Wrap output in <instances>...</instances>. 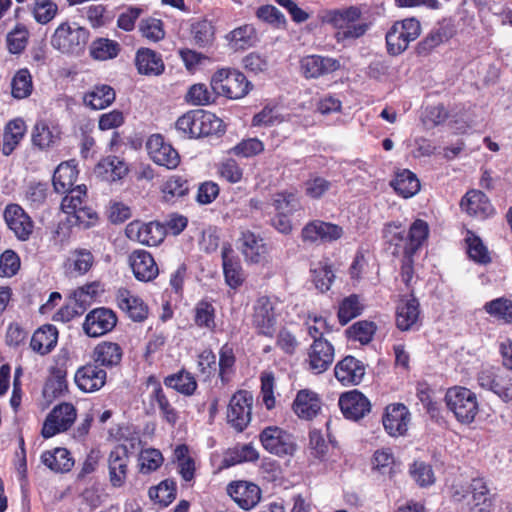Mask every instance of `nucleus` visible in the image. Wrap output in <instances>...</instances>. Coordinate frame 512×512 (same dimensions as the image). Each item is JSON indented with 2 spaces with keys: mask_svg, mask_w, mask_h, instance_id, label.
Listing matches in <instances>:
<instances>
[{
  "mask_svg": "<svg viewBox=\"0 0 512 512\" xmlns=\"http://www.w3.org/2000/svg\"><path fill=\"white\" fill-rule=\"evenodd\" d=\"M65 194L61 201V209L68 215V221L84 229L94 226L98 221V215L87 204V187L84 184L77 185Z\"/></svg>",
  "mask_w": 512,
  "mask_h": 512,
  "instance_id": "nucleus-4",
  "label": "nucleus"
},
{
  "mask_svg": "<svg viewBox=\"0 0 512 512\" xmlns=\"http://www.w3.org/2000/svg\"><path fill=\"white\" fill-rule=\"evenodd\" d=\"M163 384L184 396L194 395L198 387L193 374L184 368L164 377Z\"/></svg>",
  "mask_w": 512,
  "mask_h": 512,
  "instance_id": "nucleus-44",
  "label": "nucleus"
},
{
  "mask_svg": "<svg viewBox=\"0 0 512 512\" xmlns=\"http://www.w3.org/2000/svg\"><path fill=\"white\" fill-rule=\"evenodd\" d=\"M108 479L113 488L126 485L130 474V452L124 444H117L107 457Z\"/></svg>",
  "mask_w": 512,
  "mask_h": 512,
  "instance_id": "nucleus-13",
  "label": "nucleus"
},
{
  "mask_svg": "<svg viewBox=\"0 0 512 512\" xmlns=\"http://www.w3.org/2000/svg\"><path fill=\"white\" fill-rule=\"evenodd\" d=\"M174 457L177 464V472L186 482H190L195 477V460L190 455L188 445L180 444L174 449Z\"/></svg>",
  "mask_w": 512,
  "mask_h": 512,
  "instance_id": "nucleus-51",
  "label": "nucleus"
},
{
  "mask_svg": "<svg viewBox=\"0 0 512 512\" xmlns=\"http://www.w3.org/2000/svg\"><path fill=\"white\" fill-rule=\"evenodd\" d=\"M292 409L301 419H313L321 409V400L319 395L308 389L298 391L296 398L293 401Z\"/></svg>",
  "mask_w": 512,
  "mask_h": 512,
  "instance_id": "nucleus-37",
  "label": "nucleus"
},
{
  "mask_svg": "<svg viewBox=\"0 0 512 512\" xmlns=\"http://www.w3.org/2000/svg\"><path fill=\"white\" fill-rule=\"evenodd\" d=\"M376 331L377 325L373 321L360 320L348 327L345 333L350 341L366 345L372 341Z\"/></svg>",
  "mask_w": 512,
  "mask_h": 512,
  "instance_id": "nucleus-54",
  "label": "nucleus"
},
{
  "mask_svg": "<svg viewBox=\"0 0 512 512\" xmlns=\"http://www.w3.org/2000/svg\"><path fill=\"white\" fill-rule=\"evenodd\" d=\"M146 148L150 158L157 165L175 169L180 164L178 151L167 143L161 134L151 135L147 140Z\"/></svg>",
  "mask_w": 512,
  "mask_h": 512,
  "instance_id": "nucleus-19",
  "label": "nucleus"
},
{
  "mask_svg": "<svg viewBox=\"0 0 512 512\" xmlns=\"http://www.w3.org/2000/svg\"><path fill=\"white\" fill-rule=\"evenodd\" d=\"M27 132L26 122L18 117L6 123L3 129L2 153L11 155L24 139Z\"/></svg>",
  "mask_w": 512,
  "mask_h": 512,
  "instance_id": "nucleus-41",
  "label": "nucleus"
},
{
  "mask_svg": "<svg viewBox=\"0 0 512 512\" xmlns=\"http://www.w3.org/2000/svg\"><path fill=\"white\" fill-rule=\"evenodd\" d=\"M41 461L54 472H69L74 465L71 453L68 449L63 447H57L53 450L43 452Z\"/></svg>",
  "mask_w": 512,
  "mask_h": 512,
  "instance_id": "nucleus-45",
  "label": "nucleus"
},
{
  "mask_svg": "<svg viewBox=\"0 0 512 512\" xmlns=\"http://www.w3.org/2000/svg\"><path fill=\"white\" fill-rule=\"evenodd\" d=\"M421 31L420 21L416 18L394 22L385 35L387 53L391 56L402 54L420 36Z\"/></svg>",
  "mask_w": 512,
  "mask_h": 512,
  "instance_id": "nucleus-7",
  "label": "nucleus"
},
{
  "mask_svg": "<svg viewBox=\"0 0 512 512\" xmlns=\"http://www.w3.org/2000/svg\"><path fill=\"white\" fill-rule=\"evenodd\" d=\"M457 35V26L452 18H442L427 35L417 43L415 52L418 56H429L436 48L448 43Z\"/></svg>",
  "mask_w": 512,
  "mask_h": 512,
  "instance_id": "nucleus-11",
  "label": "nucleus"
},
{
  "mask_svg": "<svg viewBox=\"0 0 512 512\" xmlns=\"http://www.w3.org/2000/svg\"><path fill=\"white\" fill-rule=\"evenodd\" d=\"M262 447L278 457L293 456L297 450L294 436L278 426L265 427L259 434Z\"/></svg>",
  "mask_w": 512,
  "mask_h": 512,
  "instance_id": "nucleus-8",
  "label": "nucleus"
},
{
  "mask_svg": "<svg viewBox=\"0 0 512 512\" xmlns=\"http://www.w3.org/2000/svg\"><path fill=\"white\" fill-rule=\"evenodd\" d=\"M115 98L116 92L110 85L98 84L84 94L83 102L93 110H102L110 106Z\"/></svg>",
  "mask_w": 512,
  "mask_h": 512,
  "instance_id": "nucleus-43",
  "label": "nucleus"
},
{
  "mask_svg": "<svg viewBox=\"0 0 512 512\" xmlns=\"http://www.w3.org/2000/svg\"><path fill=\"white\" fill-rule=\"evenodd\" d=\"M343 228L331 222L313 220L304 225L301 230V240L304 243H331L343 236Z\"/></svg>",
  "mask_w": 512,
  "mask_h": 512,
  "instance_id": "nucleus-22",
  "label": "nucleus"
},
{
  "mask_svg": "<svg viewBox=\"0 0 512 512\" xmlns=\"http://www.w3.org/2000/svg\"><path fill=\"white\" fill-rule=\"evenodd\" d=\"M219 367V377L224 382V346L219 350V361H216V355L210 349L203 350L198 355L197 367L198 371L205 377L210 378Z\"/></svg>",
  "mask_w": 512,
  "mask_h": 512,
  "instance_id": "nucleus-46",
  "label": "nucleus"
},
{
  "mask_svg": "<svg viewBox=\"0 0 512 512\" xmlns=\"http://www.w3.org/2000/svg\"><path fill=\"white\" fill-rule=\"evenodd\" d=\"M224 68L218 69L212 76L210 81L211 90L203 83L191 85L184 100L192 106H207L216 101V99L224 94Z\"/></svg>",
  "mask_w": 512,
  "mask_h": 512,
  "instance_id": "nucleus-12",
  "label": "nucleus"
},
{
  "mask_svg": "<svg viewBox=\"0 0 512 512\" xmlns=\"http://www.w3.org/2000/svg\"><path fill=\"white\" fill-rule=\"evenodd\" d=\"M396 327L403 332L418 330L422 325L419 300L413 295L401 296L395 311Z\"/></svg>",
  "mask_w": 512,
  "mask_h": 512,
  "instance_id": "nucleus-16",
  "label": "nucleus"
},
{
  "mask_svg": "<svg viewBox=\"0 0 512 512\" xmlns=\"http://www.w3.org/2000/svg\"><path fill=\"white\" fill-rule=\"evenodd\" d=\"M382 235L393 256L414 257L427 240L429 227L424 220L417 219L406 232L400 222H389L384 225Z\"/></svg>",
  "mask_w": 512,
  "mask_h": 512,
  "instance_id": "nucleus-1",
  "label": "nucleus"
},
{
  "mask_svg": "<svg viewBox=\"0 0 512 512\" xmlns=\"http://www.w3.org/2000/svg\"><path fill=\"white\" fill-rule=\"evenodd\" d=\"M79 171L74 160L60 163L54 171L52 184L57 193L64 194L73 189Z\"/></svg>",
  "mask_w": 512,
  "mask_h": 512,
  "instance_id": "nucleus-42",
  "label": "nucleus"
},
{
  "mask_svg": "<svg viewBox=\"0 0 512 512\" xmlns=\"http://www.w3.org/2000/svg\"><path fill=\"white\" fill-rule=\"evenodd\" d=\"M409 421L410 413L407 407L401 403L388 405L382 418L386 432L393 437L404 435Z\"/></svg>",
  "mask_w": 512,
  "mask_h": 512,
  "instance_id": "nucleus-29",
  "label": "nucleus"
},
{
  "mask_svg": "<svg viewBox=\"0 0 512 512\" xmlns=\"http://www.w3.org/2000/svg\"><path fill=\"white\" fill-rule=\"evenodd\" d=\"M31 12L37 23L46 25L58 14V6L52 0H35Z\"/></svg>",
  "mask_w": 512,
  "mask_h": 512,
  "instance_id": "nucleus-64",
  "label": "nucleus"
},
{
  "mask_svg": "<svg viewBox=\"0 0 512 512\" xmlns=\"http://www.w3.org/2000/svg\"><path fill=\"white\" fill-rule=\"evenodd\" d=\"M338 405L343 416L352 421L364 418L371 411L369 399L356 389L342 393Z\"/></svg>",
  "mask_w": 512,
  "mask_h": 512,
  "instance_id": "nucleus-26",
  "label": "nucleus"
},
{
  "mask_svg": "<svg viewBox=\"0 0 512 512\" xmlns=\"http://www.w3.org/2000/svg\"><path fill=\"white\" fill-rule=\"evenodd\" d=\"M447 409L453 413L458 423L470 425L479 413V402L476 394L462 386H454L445 394Z\"/></svg>",
  "mask_w": 512,
  "mask_h": 512,
  "instance_id": "nucleus-6",
  "label": "nucleus"
},
{
  "mask_svg": "<svg viewBox=\"0 0 512 512\" xmlns=\"http://www.w3.org/2000/svg\"><path fill=\"white\" fill-rule=\"evenodd\" d=\"M480 387L495 393L502 401L512 400V376L506 372L496 373L483 369L477 377Z\"/></svg>",
  "mask_w": 512,
  "mask_h": 512,
  "instance_id": "nucleus-25",
  "label": "nucleus"
},
{
  "mask_svg": "<svg viewBox=\"0 0 512 512\" xmlns=\"http://www.w3.org/2000/svg\"><path fill=\"white\" fill-rule=\"evenodd\" d=\"M127 261L134 277L140 282H151L159 275V267L154 257L145 249L133 250Z\"/></svg>",
  "mask_w": 512,
  "mask_h": 512,
  "instance_id": "nucleus-24",
  "label": "nucleus"
},
{
  "mask_svg": "<svg viewBox=\"0 0 512 512\" xmlns=\"http://www.w3.org/2000/svg\"><path fill=\"white\" fill-rule=\"evenodd\" d=\"M117 307L133 322L142 323L149 316L148 304L131 290L121 287L115 293Z\"/></svg>",
  "mask_w": 512,
  "mask_h": 512,
  "instance_id": "nucleus-18",
  "label": "nucleus"
},
{
  "mask_svg": "<svg viewBox=\"0 0 512 512\" xmlns=\"http://www.w3.org/2000/svg\"><path fill=\"white\" fill-rule=\"evenodd\" d=\"M120 51L121 46L117 41L103 37L93 40L89 48L90 56L99 61L114 59Z\"/></svg>",
  "mask_w": 512,
  "mask_h": 512,
  "instance_id": "nucleus-50",
  "label": "nucleus"
},
{
  "mask_svg": "<svg viewBox=\"0 0 512 512\" xmlns=\"http://www.w3.org/2000/svg\"><path fill=\"white\" fill-rule=\"evenodd\" d=\"M134 62L141 75L159 76L165 71L162 55L148 47H140L136 51Z\"/></svg>",
  "mask_w": 512,
  "mask_h": 512,
  "instance_id": "nucleus-33",
  "label": "nucleus"
},
{
  "mask_svg": "<svg viewBox=\"0 0 512 512\" xmlns=\"http://www.w3.org/2000/svg\"><path fill=\"white\" fill-rule=\"evenodd\" d=\"M117 321L118 317L112 309L95 308L86 315L83 330L89 337H100L112 331Z\"/></svg>",
  "mask_w": 512,
  "mask_h": 512,
  "instance_id": "nucleus-21",
  "label": "nucleus"
},
{
  "mask_svg": "<svg viewBox=\"0 0 512 512\" xmlns=\"http://www.w3.org/2000/svg\"><path fill=\"white\" fill-rule=\"evenodd\" d=\"M364 309L363 304L357 294H351L345 297L339 304L338 320L341 325H346L349 321L359 316Z\"/></svg>",
  "mask_w": 512,
  "mask_h": 512,
  "instance_id": "nucleus-57",
  "label": "nucleus"
},
{
  "mask_svg": "<svg viewBox=\"0 0 512 512\" xmlns=\"http://www.w3.org/2000/svg\"><path fill=\"white\" fill-rule=\"evenodd\" d=\"M58 330L52 324H45L35 330L30 340V348L39 355L49 354L57 345Z\"/></svg>",
  "mask_w": 512,
  "mask_h": 512,
  "instance_id": "nucleus-38",
  "label": "nucleus"
},
{
  "mask_svg": "<svg viewBox=\"0 0 512 512\" xmlns=\"http://www.w3.org/2000/svg\"><path fill=\"white\" fill-rule=\"evenodd\" d=\"M460 206L469 215L486 218L494 209L487 196L479 190L468 191L462 198Z\"/></svg>",
  "mask_w": 512,
  "mask_h": 512,
  "instance_id": "nucleus-39",
  "label": "nucleus"
},
{
  "mask_svg": "<svg viewBox=\"0 0 512 512\" xmlns=\"http://www.w3.org/2000/svg\"><path fill=\"white\" fill-rule=\"evenodd\" d=\"M3 216L8 228L18 240L30 239L34 230V222L19 204H8L4 209Z\"/></svg>",
  "mask_w": 512,
  "mask_h": 512,
  "instance_id": "nucleus-23",
  "label": "nucleus"
},
{
  "mask_svg": "<svg viewBox=\"0 0 512 512\" xmlns=\"http://www.w3.org/2000/svg\"><path fill=\"white\" fill-rule=\"evenodd\" d=\"M199 115V109L189 110L177 119L175 127L184 138L192 139L201 137V134H199Z\"/></svg>",
  "mask_w": 512,
  "mask_h": 512,
  "instance_id": "nucleus-55",
  "label": "nucleus"
},
{
  "mask_svg": "<svg viewBox=\"0 0 512 512\" xmlns=\"http://www.w3.org/2000/svg\"><path fill=\"white\" fill-rule=\"evenodd\" d=\"M189 181L181 175H171L161 186L164 201L175 202L189 193Z\"/></svg>",
  "mask_w": 512,
  "mask_h": 512,
  "instance_id": "nucleus-49",
  "label": "nucleus"
},
{
  "mask_svg": "<svg viewBox=\"0 0 512 512\" xmlns=\"http://www.w3.org/2000/svg\"><path fill=\"white\" fill-rule=\"evenodd\" d=\"M334 347L326 339L313 341L308 349L307 363L314 374H321L329 369L334 361Z\"/></svg>",
  "mask_w": 512,
  "mask_h": 512,
  "instance_id": "nucleus-28",
  "label": "nucleus"
},
{
  "mask_svg": "<svg viewBox=\"0 0 512 512\" xmlns=\"http://www.w3.org/2000/svg\"><path fill=\"white\" fill-rule=\"evenodd\" d=\"M33 81L28 68L19 69L11 80V94L15 99H25L32 94Z\"/></svg>",
  "mask_w": 512,
  "mask_h": 512,
  "instance_id": "nucleus-56",
  "label": "nucleus"
},
{
  "mask_svg": "<svg viewBox=\"0 0 512 512\" xmlns=\"http://www.w3.org/2000/svg\"><path fill=\"white\" fill-rule=\"evenodd\" d=\"M146 384L152 387L149 394L150 405L152 407L156 406L162 420L174 427L179 420V412L170 402L161 382L155 375H150L146 380Z\"/></svg>",
  "mask_w": 512,
  "mask_h": 512,
  "instance_id": "nucleus-20",
  "label": "nucleus"
},
{
  "mask_svg": "<svg viewBox=\"0 0 512 512\" xmlns=\"http://www.w3.org/2000/svg\"><path fill=\"white\" fill-rule=\"evenodd\" d=\"M257 40L256 31L252 25H243L234 29L229 36V45L232 49H246L254 45Z\"/></svg>",
  "mask_w": 512,
  "mask_h": 512,
  "instance_id": "nucleus-61",
  "label": "nucleus"
},
{
  "mask_svg": "<svg viewBox=\"0 0 512 512\" xmlns=\"http://www.w3.org/2000/svg\"><path fill=\"white\" fill-rule=\"evenodd\" d=\"M77 418V409L72 403L62 402L53 407L46 416L41 429V436L49 439L68 431Z\"/></svg>",
  "mask_w": 512,
  "mask_h": 512,
  "instance_id": "nucleus-10",
  "label": "nucleus"
},
{
  "mask_svg": "<svg viewBox=\"0 0 512 512\" xmlns=\"http://www.w3.org/2000/svg\"><path fill=\"white\" fill-rule=\"evenodd\" d=\"M94 264L95 257L89 249L75 248L66 258L64 268L67 274L78 277L86 275Z\"/></svg>",
  "mask_w": 512,
  "mask_h": 512,
  "instance_id": "nucleus-36",
  "label": "nucleus"
},
{
  "mask_svg": "<svg viewBox=\"0 0 512 512\" xmlns=\"http://www.w3.org/2000/svg\"><path fill=\"white\" fill-rule=\"evenodd\" d=\"M125 234L131 241L145 246H157L165 239L166 230L158 221L134 220L126 226Z\"/></svg>",
  "mask_w": 512,
  "mask_h": 512,
  "instance_id": "nucleus-14",
  "label": "nucleus"
},
{
  "mask_svg": "<svg viewBox=\"0 0 512 512\" xmlns=\"http://www.w3.org/2000/svg\"><path fill=\"white\" fill-rule=\"evenodd\" d=\"M278 298L275 296H259L253 306L252 324L258 334L272 338L277 322Z\"/></svg>",
  "mask_w": 512,
  "mask_h": 512,
  "instance_id": "nucleus-9",
  "label": "nucleus"
},
{
  "mask_svg": "<svg viewBox=\"0 0 512 512\" xmlns=\"http://www.w3.org/2000/svg\"><path fill=\"white\" fill-rule=\"evenodd\" d=\"M91 358L98 366L112 369L120 365L123 349L116 342L102 341L94 347Z\"/></svg>",
  "mask_w": 512,
  "mask_h": 512,
  "instance_id": "nucleus-35",
  "label": "nucleus"
},
{
  "mask_svg": "<svg viewBox=\"0 0 512 512\" xmlns=\"http://www.w3.org/2000/svg\"><path fill=\"white\" fill-rule=\"evenodd\" d=\"M258 459L259 453L252 444L236 445L226 450V467Z\"/></svg>",
  "mask_w": 512,
  "mask_h": 512,
  "instance_id": "nucleus-58",
  "label": "nucleus"
},
{
  "mask_svg": "<svg viewBox=\"0 0 512 512\" xmlns=\"http://www.w3.org/2000/svg\"><path fill=\"white\" fill-rule=\"evenodd\" d=\"M90 31L77 23L61 22L51 36V46L63 54L79 55L84 52Z\"/></svg>",
  "mask_w": 512,
  "mask_h": 512,
  "instance_id": "nucleus-5",
  "label": "nucleus"
},
{
  "mask_svg": "<svg viewBox=\"0 0 512 512\" xmlns=\"http://www.w3.org/2000/svg\"><path fill=\"white\" fill-rule=\"evenodd\" d=\"M194 323L199 328L215 329V308L207 299L199 301L194 308Z\"/></svg>",
  "mask_w": 512,
  "mask_h": 512,
  "instance_id": "nucleus-60",
  "label": "nucleus"
},
{
  "mask_svg": "<svg viewBox=\"0 0 512 512\" xmlns=\"http://www.w3.org/2000/svg\"><path fill=\"white\" fill-rule=\"evenodd\" d=\"M342 68L339 59L319 54L305 55L299 60V72L307 80L319 79Z\"/></svg>",
  "mask_w": 512,
  "mask_h": 512,
  "instance_id": "nucleus-15",
  "label": "nucleus"
},
{
  "mask_svg": "<svg viewBox=\"0 0 512 512\" xmlns=\"http://www.w3.org/2000/svg\"><path fill=\"white\" fill-rule=\"evenodd\" d=\"M453 501L466 499L469 512H492L494 498L490 494L487 482L482 477L473 478L469 483H453L450 488Z\"/></svg>",
  "mask_w": 512,
  "mask_h": 512,
  "instance_id": "nucleus-3",
  "label": "nucleus"
},
{
  "mask_svg": "<svg viewBox=\"0 0 512 512\" xmlns=\"http://www.w3.org/2000/svg\"><path fill=\"white\" fill-rule=\"evenodd\" d=\"M139 472L150 474L157 471L164 462V457L160 450L155 448L143 449L139 454Z\"/></svg>",
  "mask_w": 512,
  "mask_h": 512,
  "instance_id": "nucleus-63",
  "label": "nucleus"
},
{
  "mask_svg": "<svg viewBox=\"0 0 512 512\" xmlns=\"http://www.w3.org/2000/svg\"><path fill=\"white\" fill-rule=\"evenodd\" d=\"M237 247L245 260L254 264L262 262L268 253V247L263 238L248 230L241 232V236L237 240Z\"/></svg>",
  "mask_w": 512,
  "mask_h": 512,
  "instance_id": "nucleus-31",
  "label": "nucleus"
},
{
  "mask_svg": "<svg viewBox=\"0 0 512 512\" xmlns=\"http://www.w3.org/2000/svg\"><path fill=\"white\" fill-rule=\"evenodd\" d=\"M251 87V83L242 72L226 69V98H243L249 93Z\"/></svg>",
  "mask_w": 512,
  "mask_h": 512,
  "instance_id": "nucleus-47",
  "label": "nucleus"
},
{
  "mask_svg": "<svg viewBox=\"0 0 512 512\" xmlns=\"http://www.w3.org/2000/svg\"><path fill=\"white\" fill-rule=\"evenodd\" d=\"M190 34L193 43L199 48H205L212 44L215 30L208 20H199L191 24Z\"/></svg>",
  "mask_w": 512,
  "mask_h": 512,
  "instance_id": "nucleus-59",
  "label": "nucleus"
},
{
  "mask_svg": "<svg viewBox=\"0 0 512 512\" xmlns=\"http://www.w3.org/2000/svg\"><path fill=\"white\" fill-rule=\"evenodd\" d=\"M273 206L277 213L292 215L295 211L299 210L300 200L293 191L278 192L273 196Z\"/></svg>",
  "mask_w": 512,
  "mask_h": 512,
  "instance_id": "nucleus-62",
  "label": "nucleus"
},
{
  "mask_svg": "<svg viewBox=\"0 0 512 512\" xmlns=\"http://www.w3.org/2000/svg\"><path fill=\"white\" fill-rule=\"evenodd\" d=\"M334 374L343 385H358L365 375V366L355 357L346 356L336 364Z\"/></svg>",
  "mask_w": 512,
  "mask_h": 512,
  "instance_id": "nucleus-34",
  "label": "nucleus"
},
{
  "mask_svg": "<svg viewBox=\"0 0 512 512\" xmlns=\"http://www.w3.org/2000/svg\"><path fill=\"white\" fill-rule=\"evenodd\" d=\"M361 14V10L355 6L329 10L324 16V22L336 29V42L346 45L364 36L370 28L369 23L360 21Z\"/></svg>",
  "mask_w": 512,
  "mask_h": 512,
  "instance_id": "nucleus-2",
  "label": "nucleus"
},
{
  "mask_svg": "<svg viewBox=\"0 0 512 512\" xmlns=\"http://www.w3.org/2000/svg\"><path fill=\"white\" fill-rule=\"evenodd\" d=\"M253 396L247 391H238L229 402L226 418L231 426L242 432L251 420Z\"/></svg>",
  "mask_w": 512,
  "mask_h": 512,
  "instance_id": "nucleus-17",
  "label": "nucleus"
},
{
  "mask_svg": "<svg viewBox=\"0 0 512 512\" xmlns=\"http://www.w3.org/2000/svg\"><path fill=\"white\" fill-rule=\"evenodd\" d=\"M227 493L242 509H252L260 500V488L251 482L236 481L229 484Z\"/></svg>",
  "mask_w": 512,
  "mask_h": 512,
  "instance_id": "nucleus-32",
  "label": "nucleus"
},
{
  "mask_svg": "<svg viewBox=\"0 0 512 512\" xmlns=\"http://www.w3.org/2000/svg\"><path fill=\"white\" fill-rule=\"evenodd\" d=\"M138 31L142 38L152 43H158L166 36L164 22L152 16L140 20Z\"/></svg>",
  "mask_w": 512,
  "mask_h": 512,
  "instance_id": "nucleus-52",
  "label": "nucleus"
},
{
  "mask_svg": "<svg viewBox=\"0 0 512 512\" xmlns=\"http://www.w3.org/2000/svg\"><path fill=\"white\" fill-rule=\"evenodd\" d=\"M148 495L155 503L167 507L176 499L177 484L173 479H165L158 485L150 487Z\"/></svg>",
  "mask_w": 512,
  "mask_h": 512,
  "instance_id": "nucleus-53",
  "label": "nucleus"
},
{
  "mask_svg": "<svg viewBox=\"0 0 512 512\" xmlns=\"http://www.w3.org/2000/svg\"><path fill=\"white\" fill-rule=\"evenodd\" d=\"M95 173L107 181L123 179L129 172L128 164L115 155L102 158L95 167Z\"/></svg>",
  "mask_w": 512,
  "mask_h": 512,
  "instance_id": "nucleus-40",
  "label": "nucleus"
},
{
  "mask_svg": "<svg viewBox=\"0 0 512 512\" xmlns=\"http://www.w3.org/2000/svg\"><path fill=\"white\" fill-rule=\"evenodd\" d=\"M397 194L403 198H410L420 190V181L417 176L408 169L399 171L391 182Z\"/></svg>",
  "mask_w": 512,
  "mask_h": 512,
  "instance_id": "nucleus-48",
  "label": "nucleus"
},
{
  "mask_svg": "<svg viewBox=\"0 0 512 512\" xmlns=\"http://www.w3.org/2000/svg\"><path fill=\"white\" fill-rule=\"evenodd\" d=\"M61 130L46 120H37L31 131V143L40 151L55 147L61 139Z\"/></svg>",
  "mask_w": 512,
  "mask_h": 512,
  "instance_id": "nucleus-30",
  "label": "nucleus"
},
{
  "mask_svg": "<svg viewBox=\"0 0 512 512\" xmlns=\"http://www.w3.org/2000/svg\"><path fill=\"white\" fill-rule=\"evenodd\" d=\"M74 381L82 392L93 393L106 384L107 372L94 362H89L77 369Z\"/></svg>",
  "mask_w": 512,
  "mask_h": 512,
  "instance_id": "nucleus-27",
  "label": "nucleus"
}]
</instances>
